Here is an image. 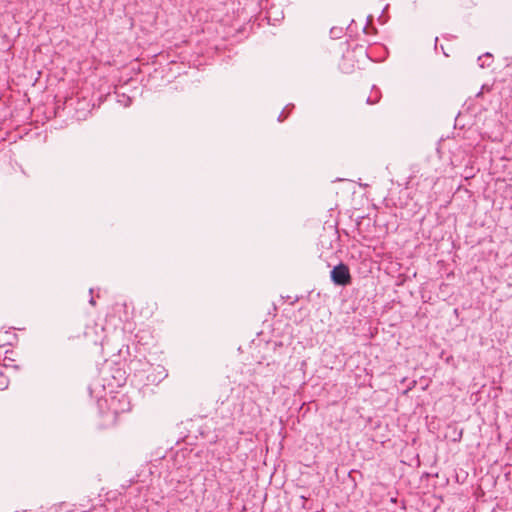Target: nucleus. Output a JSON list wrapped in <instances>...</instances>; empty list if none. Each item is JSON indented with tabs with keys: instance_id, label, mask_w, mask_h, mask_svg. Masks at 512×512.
I'll use <instances>...</instances> for the list:
<instances>
[{
	"instance_id": "f257e3e1",
	"label": "nucleus",
	"mask_w": 512,
	"mask_h": 512,
	"mask_svg": "<svg viewBox=\"0 0 512 512\" xmlns=\"http://www.w3.org/2000/svg\"><path fill=\"white\" fill-rule=\"evenodd\" d=\"M249 23V15L244 8H238L236 16L230 21V28L234 31V34H245L246 26Z\"/></svg>"
},
{
	"instance_id": "f03ea898",
	"label": "nucleus",
	"mask_w": 512,
	"mask_h": 512,
	"mask_svg": "<svg viewBox=\"0 0 512 512\" xmlns=\"http://www.w3.org/2000/svg\"><path fill=\"white\" fill-rule=\"evenodd\" d=\"M331 278L335 284L341 286L349 285L352 280L349 267L344 263H340L332 269Z\"/></svg>"
},
{
	"instance_id": "7ed1b4c3",
	"label": "nucleus",
	"mask_w": 512,
	"mask_h": 512,
	"mask_svg": "<svg viewBox=\"0 0 512 512\" xmlns=\"http://www.w3.org/2000/svg\"><path fill=\"white\" fill-rule=\"evenodd\" d=\"M103 330V327L98 326L96 323L87 325L84 331V337L87 339L88 343L93 345L101 344L100 332H103Z\"/></svg>"
},
{
	"instance_id": "20e7f679",
	"label": "nucleus",
	"mask_w": 512,
	"mask_h": 512,
	"mask_svg": "<svg viewBox=\"0 0 512 512\" xmlns=\"http://www.w3.org/2000/svg\"><path fill=\"white\" fill-rule=\"evenodd\" d=\"M157 310V303H147L145 307L141 309V314L145 317L152 316Z\"/></svg>"
},
{
	"instance_id": "39448f33",
	"label": "nucleus",
	"mask_w": 512,
	"mask_h": 512,
	"mask_svg": "<svg viewBox=\"0 0 512 512\" xmlns=\"http://www.w3.org/2000/svg\"><path fill=\"white\" fill-rule=\"evenodd\" d=\"M9 386V379L5 374L0 372V391L5 390Z\"/></svg>"
},
{
	"instance_id": "423d86ee",
	"label": "nucleus",
	"mask_w": 512,
	"mask_h": 512,
	"mask_svg": "<svg viewBox=\"0 0 512 512\" xmlns=\"http://www.w3.org/2000/svg\"><path fill=\"white\" fill-rule=\"evenodd\" d=\"M287 116L286 115H283V113H281L278 117V120L279 121H283Z\"/></svg>"
}]
</instances>
